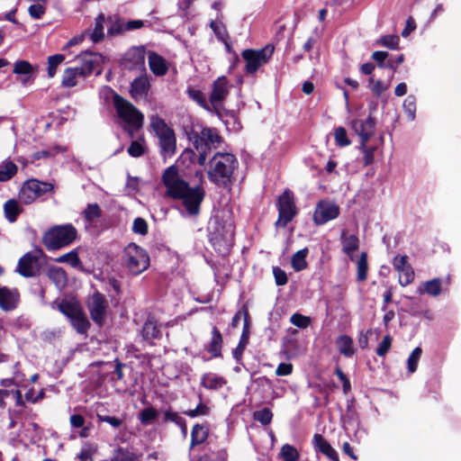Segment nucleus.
I'll return each instance as SVG.
<instances>
[{"instance_id":"1","label":"nucleus","mask_w":461,"mask_h":461,"mask_svg":"<svg viewBox=\"0 0 461 461\" xmlns=\"http://www.w3.org/2000/svg\"><path fill=\"white\" fill-rule=\"evenodd\" d=\"M196 176H199L200 182H203V173L196 172ZM162 183L166 187V194L172 199L179 200L188 216L199 213L206 194L202 183L191 186L175 165L166 168L162 175Z\"/></svg>"},{"instance_id":"2","label":"nucleus","mask_w":461,"mask_h":461,"mask_svg":"<svg viewBox=\"0 0 461 461\" xmlns=\"http://www.w3.org/2000/svg\"><path fill=\"white\" fill-rule=\"evenodd\" d=\"M210 241L220 253H227L234 244L235 224L232 212L222 209L210 221Z\"/></svg>"},{"instance_id":"3","label":"nucleus","mask_w":461,"mask_h":461,"mask_svg":"<svg viewBox=\"0 0 461 461\" xmlns=\"http://www.w3.org/2000/svg\"><path fill=\"white\" fill-rule=\"evenodd\" d=\"M239 162L230 153H216L209 162V180L218 186H227L232 181L234 169Z\"/></svg>"},{"instance_id":"4","label":"nucleus","mask_w":461,"mask_h":461,"mask_svg":"<svg viewBox=\"0 0 461 461\" xmlns=\"http://www.w3.org/2000/svg\"><path fill=\"white\" fill-rule=\"evenodd\" d=\"M113 104L118 117L124 122V130L131 138H133L135 131L142 127L144 115L128 100L113 93Z\"/></svg>"},{"instance_id":"5","label":"nucleus","mask_w":461,"mask_h":461,"mask_svg":"<svg viewBox=\"0 0 461 461\" xmlns=\"http://www.w3.org/2000/svg\"><path fill=\"white\" fill-rule=\"evenodd\" d=\"M150 126L158 138L161 155L164 158L172 157L176 149V140L174 131L158 115L151 116Z\"/></svg>"},{"instance_id":"6","label":"nucleus","mask_w":461,"mask_h":461,"mask_svg":"<svg viewBox=\"0 0 461 461\" xmlns=\"http://www.w3.org/2000/svg\"><path fill=\"white\" fill-rule=\"evenodd\" d=\"M77 237V230L72 225H59L43 234L42 243L49 250L59 249L69 245Z\"/></svg>"},{"instance_id":"7","label":"nucleus","mask_w":461,"mask_h":461,"mask_svg":"<svg viewBox=\"0 0 461 461\" xmlns=\"http://www.w3.org/2000/svg\"><path fill=\"white\" fill-rule=\"evenodd\" d=\"M124 262L128 270L137 276L149 267V258L145 249L131 243L124 249Z\"/></svg>"},{"instance_id":"8","label":"nucleus","mask_w":461,"mask_h":461,"mask_svg":"<svg viewBox=\"0 0 461 461\" xmlns=\"http://www.w3.org/2000/svg\"><path fill=\"white\" fill-rule=\"evenodd\" d=\"M58 308L69 319L71 325L78 333L86 331L85 312L77 300L75 298L64 299L59 303Z\"/></svg>"},{"instance_id":"9","label":"nucleus","mask_w":461,"mask_h":461,"mask_svg":"<svg viewBox=\"0 0 461 461\" xmlns=\"http://www.w3.org/2000/svg\"><path fill=\"white\" fill-rule=\"evenodd\" d=\"M53 191L54 185L51 183L30 179L23 185L18 194V200L21 203L31 204L41 196Z\"/></svg>"},{"instance_id":"10","label":"nucleus","mask_w":461,"mask_h":461,"mask_svg":"<svg viewBox=\"0 0 461 461\" xmlns=\"http://www.w3.org/2000/svg\"><path fill=\"white\" fill-rule=\"evenodd\" d=\"M278 219L276 226L285 228L297 214L294 193L286 189L277 200Z\"/></svg>"},{"instance_id":"11","label":"nucleus","mask_w":461,"mask_h":461,"mask_svg":"<svg viewBox=\"0 0 461 461\" xmlns=\"http://www.w3.org/2000/svg\"><path fill=\"white\" fill-rule=\"evenodd\" d=\"M274 52L272 45H267L260 50H244L241 53L246 61L245 71L248 74H254L263 65L267 64Z\"/></svg>"},{"instance_id":"12","label":"nucleus","mask_w":461,"mask_h":461,"mask_svg":"<svg viewBox=\"0 0 461 461\" xmlns=\"http://www.w3.org/2000/svg\"><path fill=\"white\" fill-rule=\"evenodd\" d=\"M88 310L92 321L98 326L102 327L107 319L109 303L106 297L95 292L91 297V303L88 302Z\"/></svg>"},{"instance_id":"13","label":"nucleus","mask_w":461,"mask_h":461,"mask_svg":"<svg viewBox=\"0 0 461 461\" xmlns=\"http://www.w3.org/2000/svg\"><path fill=\"white\" fill-rule=\"evenodd\" d=\"M146 50L143 46L132 47L123 55L121 65L127 70L145 72Z\"/></svg>"},{"instance_id":"14","label":"nucleus","mask_w":461,"mask_h":461,"mask_svg":"<svg viewBox=\"0 0 461 461\" xmlns=\"http://www.w3.org/2000/svg\"><path fill=\"white\" fill-rule=\"evenodd\" d=\"M74 62H77L80 66L71 67L65 69L61 84L64 87H73L77 84V77H84L86 72V51H81L73 59Z\"/></svg>"},{"instance_id":"15","label":"nucleus","mask_w":461,"mask_h":461,"mask_svg":"<svg viewBox=\"0 0 461 461\" xmlns=\"http://www.w3.org/2000/svg\"><path fill=\"white\" fill-rule=\"evenodd\" d=\"M339 215V207L333 202L320 201L315 208L313 221L316 225H323Z\"/></svg>"},{"instance_id":"16","label":"nucleus","mask_w":461,"mask_h":461,"mask_svg":"<svg viewBox=\"0 0 461 461\" xmlns=\"http://www.w3.org/2000/svg\"><path fill=\"white\" fill-rule=\"evenodd\" d=\"M41 255V249L26 253L19 259L17 272L25 277L35 276L40 270L39 258Z\"/></svg>"},{"instance_id":"17","label":"nucleus","mask_w":461,"mask_h":461,"mask_svg":"<svg viewBox=\"0 0 461 461\" xmlns=\"http://www.w3.org/2000/svg\"><path fill=\"white\" fill-rule=\"evenodd\" d=\"M393 266L399 273V284L402 286H406L413 281L414 271L408 263V257L406 255L395 256L393 259Z\"/></svg>"},{"instance_id":"18","label":"nucleus","mask_w":461,"mask_h":461,"mask_svg":"<svg viewBox=\"0 0 461 461\" xmlns=\"http://www.w3.org/2000/svg\"><path fill=\"white\" fill-rule=\"evenodd\" d=\"M375 127V120L372 115L366 119H354L351 122V128L361 139V142H367L373 136Z\"/></svg>"},{"instance_id":"19","label":"nucleus","mask_w":461,"mask_h":461,"mask_svg":"<svg viewBox=\"0 0 461 461\" xmlns=\"http://www.w3.org/2000/svg\"><path fill=\"white\" fill-rule=\"evenodd\" d=\"M229 94V83L225 77L217 78L212 85V91L210 95V104L216 109L218 105L227 97Z\"/></svg>"},{"instance_id":"20","label":"nucleus","mask_w":461,"mask_h":461,"mask_svg":"<svg viewBox=\"0 0 461 461\" xmlns=\"http://www.w3.org/2000/svg\"><path fill=\"white\" fill-rule=\"evenodd\" d=\"M149 87V77L144 73L132 80L130 86V94L135 100L141 99L148 95Z\"/></svg>"},{"instance_id":"21","label":"nucleus","mask_w":461,"mask_h":461,"mask_svg":"<svg viewBox=\"0 0 461 461\" xmlns=\"http://www.w3.org/2000/svg\"><path fill=\"white\" fill-rule=\"evenodd\" d=\"M19 294L16 290L0 287V307L5 311L14 310L18 303Z\"/></svg>"},{"instance_id":"22","label":"nucleus","mask_w":461,"mask_h":461,"mask_svg":"<svg viewBox=\"0 0 461 461\" xmlns=\"http://www.w3.org/2000/svg\"><path fill=\"white\" fill-rule=\"evenodd\" d=\"M107 37L114 38L122 35L126 32L125 21L119 15H109L106 18Z\"/></svg>"},{"instance_id":"23","label":"nucleus","mask_w":461,"mask_h":461,"mask_svg":"<svg viewBox=\"0 0 461 461\" xmlns=\"http://www.w3.org/2000/svg\"><path fill=\"white\" fill-rule=\"evenodd\" d=\"M249 312H244V327H243L242 334L240 336V339L238 346L234 348V350L232 352V356L238 363H241L242 354L249 343Z\"/></svg>"},{"instance_id":"24","label":"nucleus","mask_w":461,"mask_h":461,"mask_svg":"<svg viewBox=\"0 0 461 461\" xmlns=\"http://www.w3.org/2000/svg\"><path fill=\"white\" fill-rule=\"evenodd\" d=\"M222 336L217 327H212V338L209 343L205 346L206 350L212 355V357H221L222 348Z\"/></svg>"},{"instance_id":"25","label":"nucleus","mask_w":461,"mask_h":461,"mask_svg":"<svg viewBox=\"0 0 461 461\" xmlns=\"http://www.w3.org/2000/svg\"><path fill=\"white\" fill-rule=\"evenodd\" d=\"M148 59L149 68L154 75L161 77L167 74V65L161 56L156 52H149Z\"/></svg>"},{"instance_id":"26","label":"nucleus","mask_w":461,"mask_h":461,"mask_svg":"<svg viewBox=\"0 0 461 461\" xmlns=\"http://www.w3.org/2000/svg\"><path fill=\"white\" fill-rule=\"evenodd\" d=\"M226 380L216 374L205 373L201 377V385L208 390H219L224 386Z\"/></svg>"},{"instance_id":"27","label":"nucleus","mask_w":461,"mask_h":461,"mask_svg":"<svg viewBox=\"0 0 461 461\" xmlns=\"http://www.w3.org/2000/svg\"><path fill=\"white\" fill-rule=\"evenodd\" d=\"M335 345L339 352L346 357H351L356 353L353 339L348 335L339 336Z\"/></svg>"},{"instance_id":"28","label":"nucleus","mask_w":461,"mask_h":461,"mask_svg":"<svg viewBox=\"0 0 461 461\" xmlns=\"http://www.w3.org/2000/svg\"><path fill=\"white\" fill-rule=\"evenodd\" d=\"M47 276L58 289L62 290L66 287L68 284V277L66 272L61 267H50L48 269Z\"/></svg>"},{"instance_id":"29","label":"nucleus","mask_w":461,"mask_h":461,"mask_svg":"<svg viewBox=\"0 0 461 461\" xmlns=\"http://www.w3.org/2000/svg\"><path fill=\"white\" fill-rule=\"evenodd\" d=\"M88 230L90 227L104 228L102 210L97 203L88 204L87 209Z\"/></svg>"},{"instance_id":"30","label":"nucleus","mask_w":461,"mask_h":461,"mask_svg":"<svg viewBox=\"0 0 461 461\" xmlns=\"http://www.w3.org/2000/svg\"><path fill=\"white\" fill-rule=\"evenodd\" d=\"M314 447L327 456L330 459L337 458V451L330 446V444L320 434H315L313 437Z\"/></svg>"},{"instance_id":"31","label":"nucleus","mask_w":461,"mask_h":461,"mask_svg":"<svg viewBox=\"0 0 461 461\" xmlns=\"http://www.w3.org/2000/svg\"><path fill=\"white\" fill-rule=\"evenodd\" d=\"M141 334L145 340L158 339L161 337V330L155 321L149 319L142 327Z\"/></svg>"},{"instance_id":"32","label":"nucleus","mask_w":461,"mask_h":461,"mask_svg":"<svg viewBox=\"0 0 461 461\" xmlns=\"http://www.w3.org/2000/svg\"><path fill=\"white\" fill-rule=\"evenodd\" d=\"M308 254H309L308 248H303L293 255V257L291 258V265H292L293 269L295 272H301L308 267V264L306 261V258H307Z\"/></svg>"},{"instance_id":"33","label":"nucleus","mask_w":461,"mask_h":461,"mask_svg":"<svg viewBox=\"0 0 461 461\" xmlns=\"http://www.w3.org/2000/svg\"><path fill=\"white\" fill-rule=\"evenodd\" d=\"M22 211L19 206V200L10 199L4 204L5 217L9 222H14Z\"/></svg>"},{"instance_id":"34","label":"nucleus","mask_w":461,"mask_h":461,"mask_svg":"<svg viewBox=\"0 0 461 461\" xmlns=\"http://www.w3.org/2000/svg\"><path fill=\"white\" fill-rule=\"evenodd\" d=\"M341 243L343 247V251L353 260L352 253L357 250L359 247L358 238L352 235H346L345 232L342 233L341 236Z\"/></svg>"},{"instance_id":"35","label":"nucleus","mask_w":461,"mask_h":461,"mask_svg":"<svg viewBox=\"0 0 461 461\" xmlns=\"http://www.w3.org/2000/svg\"><path fill=\"white\" fill-rule=\"evenodd\" d=\"M104 23H106V18L104 14H100L95 19V28L90 34L93 42L97 43L104 38Z\"/></svg>"},{"instance_id":"36","label":"nucleus","mask_w":461,"mask_h":461,"mask_svg":"<svg viewBox=\"0 0 461 461\" xmlns=\"http://www.w3.org/2000/svg\"><path fill=\"white\" fill-rule=\"evenodd\" d=\"M208 437L207 429L201 424H195L191 432V447L203 443Z\"/></svg>"},{"instance_id":"37","label":"nucleus","mask_w":461,"mask_h":461,"mask_svg":"<svg viewBox=\"0 0 461 461\" xmlns=\"http://www.w3.org/2000/svg\"><path fill=\"white\" fill-rule=\"evenodd\" d=\"M221 16H222V14L219 13L217 14V20L211 21L210 28L214 32L218 41H225L226 40H229L230 36H229V33H228V31H227L225 25L220 21V18Z\"/></svg>"},{"instance_id":"38","label":"nucleus","mask_w":461,"mask_h":461,"mask_svg":"<svg viewBox=\"0 0 461 461\" xmlns=\"http://www.w3.org/2000/svg\"><path fill=\"white\" fill-rule=\"evenodd\" d=\"M368 263L366 252H362L357 261V281L364 282L367 279Z\"/></svg>"},{"instance_id":"39","label":"nucleus","mask_w":461,"mask_h":461,"mask_svg":"<svg viewBox=\"0 0 461 461\" xmlns=\"http://www.w3.org/2000/svg\"><path fill=\"white\" fill-rule=\"evenodd\" d=\"M17 173V166L10 161L5 160L0 165V182L10 180Z\"/></svg>"},{"instance_id":"40","label":"nucleus","mask_w":461,"mask_h":461,"mask_svg":"<svg viewBox=\"0 0 461 461\" xmlns=\"http://www.w3.org/2000/svg\"><path fill=\"white\" fill-rule=\"evenodd\" d=\"M279 456L284 461H298L300 459V453L290 444L282 446Z\"/></svg>"},{"instance_id":"41","label":"nucleus","mask_w":461,"mask_h":461,"mask_svg":"<svg viewBox=\"0 0 461 461\" xmlns=\"http://www.w3.org/2000/svg\"><path fill=\"white\" fill-rule=\"evenodd\" d=\"M188 96L197 103L201 107L207 111H211V104H209L203 93L198 89L189 87L187 89Z\"/></svg>"},{"instance_id":"42","label":"nucleus","mask_w":461,"mask_h":461,"mask_svg":"<svg viewBox=\"0 0 461 461\" xmlns=\"http://www.w3.org/2000/svg\"><path fill=\"white\" fill-rule=\"evenodd\" d=\"M424 290H419L420 294L423 292L432 295L438 296L441 293V279L440 278H433L429 281L424 283Z\"/></svg>"},{"instance_id":"43","label":"nucleus","mask_w":461,"mask_h":461,"mask_svg":"<svg viewBox=\"0 0 461 461\" xmlns=\"http://www.w3.org/2000/svg\"><path fill=\"white\" fill-rule=\"evenodd\" d=\"M210 412V408L203 403L202 394H199V403L198 405L192 410L185 411L184 413L190 418H195L199 416L208 415Z\"/></svg>"},{"instance_id":"44","label":"nucleus","mask_w":461,"mask_h":461,"mask_svg":"<svg viewBox=\"0 0 461 461\" xmlns=\"http://www.w3.org/2000/svg\"><path fill=\"white\" fill-rule=\"evenodd\" d=\"M201 140L204 141L206 147L220 142L221 138L214 129H203L201 132Z\"/></svg>"},{"instance_id":"45","label":"nucleus","mask_w":461,"mask_h":461,"mask_svg":"<svg viewBox=\"0 0 461 461\" xmlns=\"http://www.w3.org/2000/svg\"><path fill=\"white\" fill-rule=\"evenodd\" d=\"M65 60L63 54H55L48 58V76L53 77L56 75L57 68Z\"/></svg>"},{"instance_id":"46","label":"nucleus","mask_w":461,"mask_h":461,"mask_svg":"<svg viewBox=\"0 0 461 461\" xmlns=\"http://www.w3.org/2000/svg\"><path fill=\"white\" fill-rule=\"evenodd\" d=\"M403 110L410 121H414L416 117V98L414 95H408L403 102Z\"/></svg>"},{"instance_id":"47","label":"nucleus","mask_w":461,"mask_h":461,"mask_svg":"<svg viewBox=\"0 0 461 461\" xmlns=\"http://www.w3.org/2000/svg\"><path fill=\"white\" fill-rule=\"evenodd\" d=\"M253 418L262 425H268L272 421L273 413L269 408H263L262 410L254 411Z\"/></svg>"},{"instance_id":"48","label":"nucleus","mask_w":461,"mask_h":461,"mask_svg":"<svg viewBox=\"0 0 461 461\" xmlns=\"http://www.w3.org/2000/svg\"><path fill=\"white\" fill-rule=\"evenodd\" d=\"M158 412L152 407L144 408L139 413V420L141 424L148 425L157 419Z\"/></svg>"},{"instance_id":"49","label":"nucleus","mask_w":461,"mask_h":461,"mask_svg":"<svg viewBox=\"0 0 461 461\" xmlns=\"http://www.w3.org/2000/svg\"><path fill=\"white\" fill-rule=\"evenodd\" d=\"M422 354V349L420 347L415 348L408 357L407 365L410 373H414L417 369L419 360Z\"/></svg>"},{"instance_id":"50","label":"nucleus","mask_w":461,"mask_h":461,"mask_svg":"<svg viewBox=\"0 0 461 461\" xmlns=\"http://www.w3.org/2000/svg\"><path fill=\"white\" fill-rule=\"evenodd\" d=\"M113 461H138V456L129 449L119 447Z\"/></svg>"},{"instance_id":"51","label":"nucleus","mask_w":461,"mask_h":461,"mask_svg":"<svg viewBox=\"0 0 461 461\" xmlns=\"http://www.w3.org/2000/svg\"><path fill=\"white\" fill-rule=\"evenodd\" d=\"M359 149L363 152V162L364 166H369L374 162L375 159V147H366V142H360Z\"/></svg>"},{"instance_id":"52","label":"nucleus","mask_w":461,"mask_h":461,"mask_svg":"<svg viewBox=\"0 0 461 461\" xmlns=\"http://www.w3.org/2000/svg\"><path fill=\"white\" fill-rule=\"evenodd\" d=\"M33 67L26 60H19L14 64V74L29 76L33 73Z\"/></svg>"},{"instance_id":"53","label":"nucleus","mask_w":461,"mask_h":461,"mask_svg":"<svg viewBox=\"0 0 461 461\" xmlns=\"http://www.w3.org/2000/svg\"><path fill=\"white\" fill-rule=\"evenodd\" d=\"M59 263H68L71 267H77L80 265V260L77 251L72 250L67 254H64L56 259Z\"/></svg>"},{"instance_id":"54","label":"nucleus","mask_w":461,"mask_h":461,"mask_svg":"<svg viewBox=\"0 0 461 461\" xmlns=\"http://www.w3.org/2000/svg\"><path fill=\"white\" fill-rule=\"evenodd\" d=\"M290 322L300 329H306L311 324V318L296 312L291 316Z\"/></svg>"},{"instance_id":"55","label":"nucleus","mask_w":461,"mask_h":461,"mask_svg":"<svg viewBox=\"0 0 461 461\" xmlns=\"http://www.w3.org/2000/svg\"><path fill=\"white\" fill-rule=\"evenodd\" d=\"M400 38L398 35H384L380 38L378 43L391 50H397Z\"/></svg>"},{"instance_id":"56","label":"nucleus","mask_w":461,"mask_h":461,"mask_svg":"<svg viewBox=\"0 0 461 461\" xmlns=\"http://www.w3.org/2000/svg\"><path fill=\"white\" fill-rule=\"evenodd\" d=\"M335 142L339 147H346L350 144L347 131L343 127H338L334 132Z\"/></svg>"},{"instance_id":"57","label":"nucleus","mask_w":461,"mask_h":461,"mask_svg":"<svg viewBox=\"0 0 461 461\" xmlns=\"http://www.w3.org/2000/svg\"><path fill=\"white\" fill-rule=\"evenodd\" d=\"M98 420L108 423L113 429H118L124 424V419L110 415L97 414Z\"/></svg>"},{"instance_id":"58","label":"nucleus","mask_w":461,"mask_h":461,"mask_svg":"<svg viewBox=\"0 0 461 461\" xmlns=\"http://www.w3.org/2000/svg\"><path fill=\"white\" fill-rule=\"evenodd\" d=\"M163 413H164V419H163L164 422L170 421V422L175 423L176 426L184 425L185 419L183 417H181L177 412L172 411L171 409L165 410Z\"/></svg>"},{"instance_id":"59","label":"nucleus","mask_w":461,"mask_h":461,"mask_svg":"<svg viewBox=\"0 0 461 461\" xmlns=\"http://www.w3.org/2000/svg\"><path fill=\"white\" fill-rule=\"evenodd\" d=\"M391 346H392V338L390 335H386L384 337L382 341L379 343V345L375 350V353L379 357H384L388 353V351L391 348Z\"/></svg>"},{"instance_id":"60","label":"nucleus","mask_w":461,"mask_h":461,"mask_svg":"<svg viewBox=\"0 0 461 461\" xmlns=\"http://www.w3.org/2000/svg\"><path fill=\"white\" fill-rule=\"evenodd\" d=\"M28 13L33 19H41L46 13V6L43 4H34L29 6Z\"/></svg>"},{"instance_id":"61","label":"nucleus","mask_w":461,"mask_h":461,"mask_svg":"<svg viewBox=\"0 0 461 461\" xmlns=\"http://www.w3.org/2000/svg\"><path fill=\"white\" fill-rule=\"evenodd\" d=\"M101 59V56L88 51V74L92 72H95L96 76L101 74V68H95V64H97L98 60Z\"/></svg>"},{"instance_id":"62","label":"nucleus","mask_w":461,"mask_h":461,"mask_svg":"<svg viewBox=\"0 0 461 461\" xmlns=\"http://www.w3.org/2000/svg\"><path fill=\"white\" fill-rule=\"evenodd\" d=\"M145 152L144 146L138 140H134L131 143L128 148V153L130 156L133 158H139L142 156Z\"/></svg>"},{"instance_id":"63","label":"nucleus","mask_w":461,"mask_h":461,"mask_svg":"<svg viewBox=\"0 0 461 461\" xmlns=\"http://www.w3.org/2000/svg\"><path fill=\"white\" fill-rule=\"evenodd\" d=\"M132 231L137 234L145 235L148 232V224L146 221L140 217L133 221Z\"/></svg>"},{"instance_id":"64","label":"nucleus","mask_w":461,"mask_h":461,"mask_svg":"<svg viewBox=\"0 0 461 461\" xmlns=\"http://www.w3.org/2000/svg\"><path fill=\"white\" fill-rule=\"evenodd\" d=\"M273 275L277 285H285L288 281L286 273L278 267H273Z\"/></svg>"}]
</instances>
